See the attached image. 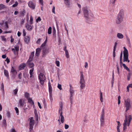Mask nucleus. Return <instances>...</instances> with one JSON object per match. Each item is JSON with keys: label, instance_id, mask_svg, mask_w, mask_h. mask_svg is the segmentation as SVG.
Returning a JSON list of instances; mask_svg holds the SVG:
<instances>
[{"label": "nucleus", "instance_id": "f257e3e1", "mask_svg": "<svg viewBox=\"0 0 132 132\" xmlns=\"http://www.w3.org/2000/svg\"><path fill=\"white\" fill-rule=\"evenodd\" d=\"M123 18V12L122 10H120L116 20V22L119 24L122 22Z\"/></svg>", "mask_w": 132, "mask_h": 132}, {"label": "nucleus", "instance_id": "f03ea898", "mask_svg": "<svg viewBox=\"0 0 132 132\" xmlns=\"http://www.w3.org/2000/svg\"><path fill=\"white\" fill-rule=\"evenodd\" d=\"M80 83L81 84L80 87L81 89H83L85 86V81L84 78V75L83 72L82 71H80Z\"/></svg>", "mask_w": 132, "mask_h": 132}, {"label": "nucleus", "instance_id": "7ed1b4c3", "mask_svg": "<svg viewBox=\"0 0 132 132\" xmlns=\"http://www.w3.org/2000/svg\"><path fill=\"white\" fill-rule=\"evenodd\" d=\"M125 106L126 108L125 111L127 112L131 108L130 100L129 98L125 100Z\"/></svg>", "mask_w": 132, "mask_h": 132}, {"label": "nucleus", "instance_id": "20e7f679", "mask_svg": "<svg viewBox=\"0 0 132 132\" xmlns=\"http://www.w3.org/2000/svg\"><path fill=\"white\" fill-rule=\"evenodd\" d=\"M105 113L104 109H103L101 112V114L100 116V121L101 122V126H103L105 123L104 121V116Z\"/></svg>", "mask_w": 132, "mask_h": 132}, {"label": "nucleus", "instance_id": "39448f33", "mask_svg": "<svg viewBox=\"0 0 132 132\" xmlns=\"http://www.w3.org/2000/svg\"><path fill=\"white\" fill-rule=\"evenodd\" d=\"M30 122L29 123V130L30 132L31 131L33 128L34 126L35 123V121L33 119V117H30L29 119Z\"/></svg>", "mask_w": 132, "mask_h": 132}, {"label": "nucleus", "instance_id": "423d86ee", "mask_svg": "<svg viewBox=\"0 0 132 132\" xmlns=\"http://www.w3.org/2000/svg\"><path fill=\"white\" fill-rule=\"evenodd\" d=\"M38 79L41 85H43L44 83V80L46 79V77L43 73H40L39 74Z\"/></svg>", "mask_w": 132, "mask_h": 132}, {"label": "nucleus", "instance_id": "0eeeda50", "mask_svg": "<svg viewBox=\"0 0 132 132\" xmlns=\"http://www.w3.org/2000/svg\"><path fill=\"white\" fill-rule=\"evenodd\" d=\"M117 0H111L110 1L109 9L110 11L113 10L115 8V3Z\"/></svg>", "mask_w": 132, "mask_h": 132}, {"label": "nucleus", "instance_id": "6e6552de", "mask_svg": "<svg viewBox=\"0 0 132 132\" xmlns=\"http://www.w3.org/2000/svg\"><path fill=\"white\" fill-rule=\"evenodd\" d=\"M29 6L32 10H34L35 8L36 3L34 0L30 1L28 3Z\"/></svg>", "mask_w": 132, "mask_h": 132}, {"label": "nucleus", "instance_id": "1a4fd4ad", "mask_svg": "<svg viewBox=\"0 0 132 132\" xmlns=\"http://www.w3.org/2000/svg\"><path fill=\"white\" fill-rule=\"evenodd\" d=\"M82 10L85 19L87 20H89L88 12L87 7H85L83 8Z\"/></svg>", "mask_w": 132, "mask_h": 132}, {"label": "nucleus", "instance_id": "9d476101", "mask_svg": "<svg viewBox=\"0 0 132 132\" xmlns=\"http://www.w3.org/2000/svg\"><path fill=\"white\" fill-rule=\"evenodd\" d=\"M19 47L18 46H14V48L11 49L12 51L13 52L14 55L17 56L19 53Z\"/></svg>", "mask_w": 132, "mask_h": 132}, {"label": "nucleus", "instance_id": "9b49d317", "mask_svg": "<svg viewBox=\"0 0 132 132\" xmlns=\"http://www.w3.org/2000/svg\"><path fill=\"white\" fill-rule=\"evenodd\" d=\"M48 90L50 99L52 97V88L51 82L49 80L48 82Z\"/></svg>", "mask_w": 132, "mask_h": 132}, {"label": "nucleus", "instance_id": "f8f14e48", "mask_svg": "<svg viewBox=\"0 0 132 132\" xmlns=\"http://www.w3.org/2000/svg\"><path fill=\"white\" fill-rule=\"evenodd\" d=\"M49 52V48H44L42 51L43 56V57L45 56V55Z\"/></svg>", "mask_w": 132, "mask_h": 132}, {"label": "nucleus", "instance_id": "ddd939ff", "mask_svg": "<svg viewBox=\"0 0 132 132\" xmlns=\"http://www.w3.org/2000/svg\"><path fill=\"white\" fill-rule=\"evenodd\" d=\"M32 61L28 60L27 62V64L29 68H34V67L35 66L34 64L31 62Z\"/></svg>", "mask_w": 132, "mask_h": 132}, {"label": "nucleus", "instance_id": "4468645a", "mask_svg": "<svg viewBox=\"0 0 132 132\" xmlns=\"http://www.w3.org/2000/svg\"><path fill=\"white\" fill-rule=\"evenodd\" d=\"M25 99L23 98H20L19 101V103L20 107H23L25 103Z\"/></svg>", "mask_w": 132, "mask_h": 132}, {"label": "nucleus", "instance_id": "2eb2a0df", "mask_svg": "<svg viewBox=\"0 0 132 132\" xmlns=\"http://www.w3.org/2000/svg\"><path fill=\"white\" fill-rule=\"evenodd\" d=\"M41 48H38L36 50V52L35 53V55L36 56H38L41 52Z\"/></svg>", "mask_w": 132, "mask_h": 132}, {"label": "nucleus", "instance_id": "dca6fc26", "mask_svg": "<svg viewBox=\"0 0 132 132\" xmlns=\"http://www.w3.org/2000/svg\"><path fill=\"white\" fill-rule=\"evenodd\" d=\"M127 117L126 116L125 117V119L124 121V123L123 124V130H125V128H126V126L127 125Z\"/></svg>", "mask_w": 132, "mask_h": 132}, {"label": "nucleus", "instance_id": "f3484780", "mask_svg": "<svg viewBox=\"0 0 132 132\" xmlns=\"http://www.w3.org/2000/svg\"><path fill=\"white\" fill-rule=\"evenodd\" d=\"M26 67L25 63H23L20 64L19 67V70H21L23 69Z\"/></svg>", "mask_w": 132, "mask_h": 132}, {"label": "nucleus", "instance_id": "a211bd4d", "mask_svg": "<svg viewBox=\"0 0 132 132\" xmlns=\"http://www.w3.org/2000/svg\"><path fill=\"white\" fill-rule=\"evenodd\" d=\"M30 38L29 36H26L24 37V40L25 43L28 44L30 42Z\"/></svg>", "mask_w": 132, "mask_h": 132}, {"label": "nucleus", "instance_id": "6ab92c4d", "mask_svg": "<svg viewBox=\"0 0 132 132\" xmlns=\"http://www.w3.org/2000/svg\"><path fill=\"white\" fill-rule=\"evenodd\" d=\"M3 24V25L2 26V27H3V29H7L8 28L9 26L8 25V22L6 21L5 22V24Z\"/></svg>", "mask_w": 132, "mask_h": 132}, {"label": "nucleus", "instance_id": "aec40b11", "mask_svg": "<svg viewBox=\"0 0 132 132\" xmlns=\"http://www.w3.org/2000/svg\"><path fill=\"white\" fill-rule=\"evenodd\" d=\"M26 27L28 30L30 31L32 29V27L31 26L29 25V23H27L26 24Z\"/></svg>", "mask_w": 132, "mask_h": 132}, {"label": "nucleus", "instance_id": "412c9836", "mask_svg": "<svg viewBox=\"0 0 132 132\" xmlns=\"http://www.w3.org/2000/svg\"><path fill=\"white\" fill-rule=\"evenodd\" d=\"M4 73L5 76L8 79H10L8 71L6 69H4Z\"/></svg>", "mask_w": 132, "mask_h": 132}, {"label": "nucleus", "instance_id": "4be33fe9", "mask_svg": "<svg viewBox=\"0 0 132 132\" xmlns=\"http://www.w3.org/2000/svg\"><path fill=\"white\" fill-rule=\"evenodd\" d=\"M117 37L119 39H122L124 37V36L121 33H118L117 34Z\"/></svg>", "mask_w": 132, "mask_h": 132}, {"label": "nucleus", "instance_id": "5701e85b", "mask_svg": "<svg viewBox=\"0 0 132 132\" xmlns=\"http://www.w3.org/2000/svg\"><path fill=\"white\" fill-rule=\"evenodd\" d=\"M34 51H33L31 52V53L30 55L29 59L28 60H30V61H32L33 60V57L34 56Z\"/></svg>", "mask_w": 132, "mask_h": 132}, {"label": "nucleus", "instance_id": "b1692460", "mask_svg": "<svg viewBox=\"0 0 132 132\" xmlns=\"http://www.w3.org/2000/svg\"><path fill=\"white\" fill-rule=\"evenodd\" d=\"M11 72L14 75H16L17 73L15 69L13 67H11Z\"/></svg>", "mask_w": 132, "mask_h": 132}, {"label": "nucleus", "instance_id": "393cba45", "mask_svg": "<svg viewBox=\"0 0 132 132\" xmlns=\"http://www.w3.org/2000/svg\"><path fill=\"white\" fill-rule=\"evenodd\" d=\"M28 101V102L31 105H32L34 106V102L32 100V99L31 98H28L27 99Z\"/></svg>", "mask_w": 132, "mask_h": 132}, {"label": "nucleus", "instance_id": "a878e982", "mask_svg": "<svg viewBox=\"0 0 132 132\" xmlns=\"http://www.w3.org/2000/svg\"><path fill=\"white\" fill-rule=\"evenodd\" d=\"M123 48L124 49V50L123 51V56H128V50L125 47H123Z\"/></svg>", "mask_w": 132, "mask_h": 132}, {"label": "nucleus", "instance_id": "bb28decb", "mask_svg": "<svg viewBox=\"0 0 132 132\" xmlns=\"http://www.w3.org/2000/svg\"><path fill=\"white\" fill-rule=\"evenodd\" d=\"M64 2L65 5L68 7H69L70 5V0H64Z\"/></svg>", "mask_w": 132, "mask_h": 132}, {"label": "nucleus", "instance_id": "cd10ccee", "mask_svg": "<svg viewBox=\"0 0 132 132\" xmlns=\"http://www.w3.org/2000/svg\"><path fill=\"white\" fill-rule=\"evenodd\" d=\"M34 70V68H31V69L30 70L29 74L30 75V78H32L33 76V72Z\"/></svg>", "mask_w": 132, "mask_h": 132}, {"label": "nucleus", "instance_id": "c85d7f7f", "mask_svg": "<svg viewBox=\"0 0 132 132\" xmlns=\"http://www.w3.org/2000/svg\"><path fill=\"white\" fill-rule=\"evenodd\" d=\"M60 113V116L61 117V121L62 123H63L64 121V117L62 115V112H61Z\"/></svg>", "mask_w": 132, "mask_h": 132}, {"label": "nucleus", "instance_id": "c756f323", "mask_svg": "<svg viewBox=\"0 0 132 132\" xmlns=\"http://www.w3.org/2000/svg\"><path fill=\"white\" fill-rule=\"evenodd\" d=\"M123 61H127L128 62H130V61L128 60V56H123Z\"/></svg>", "mask_w": 132, "mask_h": 132}, {"label": "nucleus", "instance_id": "7c9ffc66", "mask_svg": "<svg viewBox=\"0 0 132 132\" xmlns=\"http://www.w3.org/2000/svg\"><path fill=\"white\" fill-rule=\"evenodd\" d=\"M122 52L120 54V64L121 66V65L122 64H123L122 63Z\"/></svg>", "mask_w": 132, "mask_h": 132}, {"label": "nucleus", "instance_id": "2f4dec72", "mask_svg": "<svg viewBox=\"0 0 132 132\" xmlns=\"http://www.w3.org/2000/svg\"><path fill=\"white\" fill-rule=\"evenodd\" d=\"M60 108L59 109V113L61 112H62L63 104L62 102H61V103L60 104Z\"/></svg>", "mask_w": 132, "mask_h": 132}, {"label": "nucleus", "instance_id": "473e14b6", "mask_svg": "<svg viewBox=\"0 0 132 132\" xmlns=\"http://www.w3.org/2000/svg\"><path fill=\"white\" fill-rule=\"evenodd\" d=\"M7 126L6 120L5 119H4L2 122V126L6 127Z\"/></svg>", "mask_w": 132, "mask_h": 132}, {"label": "nucleus", "instance_id": "72a5a7b5", "mask_svg": "<svg viewBox=\"0 0 132 132\" xmlns=\"http://www.w3.org/2000/svg\"><path fill=\"white\" fill-rule=\"evenodd\" d=\"M70 88L69 90V91L70 94H73L74 93V90L72 89V87L71 85H70Z\"/></svg>", "mask_w": 132, "mask_h": 132}, {"label": "nucleus", "instance_id": "f704fd0d", "mask_svg": "<svg viewBox=\"0 0 132 132\" xmlns=\"http://www.w3.org/2000/svg\"><path fill=\"white\" fill-rule=\"evenodd\" d=\"M34 113L35 118H36V120H37L38 119V117L37 111L36 109H35L34 110Z\"/></svg>", "mask_w": 132, "mask_h": 132}, {"label": "nucleus", "instance_id": "c9c22d12", "mask_svg": "<svg viewBox=\"0 0 132 132\" xmlns=\"http://www.w3.org/2000/svg\"><path fill=\"white\" fill-rule=\"evenodd\" d=\"M124 68L125 69L128 71L129 72L130 70L126 66V65L124 63L122 64Z\"/></svg>", "mask_w": 132, "mask_h": 132}, {"label": "nucleus", "instance_id": "e433bc0d", "mask_svg": "<svg viewBox=\"0 0 132 132\" xmlns=\"http://www.w3.org/2000/svg\"><path fill=\"white\" fill-rule=\"evenodd\" d=\"M24 97L27 99V100L29 98H30L29 97V93L26 92L24 94Z\"/></svg>", "mask_w": 132, "mask_h": 132}, {"label": "nucleus", "instance_id": "4c0bfd02", "mask_svg": "<svg viewBox=\"0 0 132 132\" xmlns=\"http://www.w3.org/2000/svg\"><path fill=\"white\" fill-rule=\"evenodd\" d=\"M5 6L3 4H0V10H2L6 8Z\"/></svg>", "mask_w": 132, "mask_h": 132}, {"label": "nucleus", "instance_id": "58836bf2", "mask_svg": "<svg viewBox=\"0 0 132 132\" xmlns=\"http://www.w3.org/2000/svg\"><path fill=\"white\" fill-rule=\"evenodd\" d=\"M18 88H16V89H15L13 91V94L14 95H16L17 94L18 90Z\"/></svg>", "mask_w": 132, "mask_h": 132}, {"label": "nucleus", "instance_id": "ea45409f", "mask_svg": "<svg viewBox=\"0 0 132 132\" xmlns=\"http://www.w3.org/2000/svg\"><path fill=\"white\" fill-rule=\"evenodd\" d=\"M65 52V56L67 58H68L69 57V55L68 50H66Z\"/></svg>", "mask_w": 132, "mask_h": 132}, {"label": "nucleus", "instance_id": "a19ab883", "mask_svg": "<svg viewBox=\"0 0 132 132\" xmlns=\"http://www.w3.org/2000/svg\"><path fill=\"white\" fill-rule=\"evenodd\" d=\"M52 29L51 27L49 28L48 30V34H50L51 33Z\"/></svg>", "mask_w": 132, "mask_h": 132}, {"label": "nucleus", "instance_id": "79ce46f5", "mask_svg": "<svg viewBox=\"0 0 132 132\" xmlns=\"http://www.w3.org/2000/svg\"><path fill=\"white\" fill-rule=\"evenodd\" d=\"M14 109L16 111L17 115H18L19 113V111L18 108L16 107H15L14 108Z\"/></svg>", "mask_w": 132, "mask_h": 132}, {"label": "nucleus", "instance_id": "37998d69", "mask_svg": "<svg viewBox=\"0 0 132 132\" xmlns=\"http://www.w3.org/2000/svg\"><path fill=\"white\" fill-rule=\"evenodd\" d=\"M128 122H129L128 124V126H129V124H130V121L131 120V119H132L131 118V116H128Z\"/></svg>", "mask_w": 132, "mask_h": 132}, {"label": "nucleus", "instance_id": "c03bdc74", "mask_svg": "<svg viewBox=\"0 0 132 132\" xmlns=\"http://www.w3.org/2000/svg\"><path fill=\"white\" fill-rule=\"evenodd\" d=\"M33 18L31 16L30 17V24H31L33 23Z\"/></svg>", "mask_w": 132, "mask_h": 132}, {"label": "nucleus", "instance_id": "a18cd8bd", "mask_svg": "<svg viewBox=\"0 0 132 132\" xmlns=\"http://www.w3.org/2000/svg\"><path fill=\"white\" fill-rule=\"evenodd\" d=\"M42 40V39L39 38L37 41L36 42V43L37 44H40L41 40Z\"/></svg>", "mask_w": 132, "mask_h": 132}, {"label": "nucleus", "instance_id": "49530a36", "mask_svg": "<svg viewBox=\"0 0 132 132\" xmlns=\"http://www.w3.org/2000/svg\"><path fill=\"white\" fill-rule=\"evenodd\" d=\"M18 5V3L17 1H16L15 2V4L12 5L13 7H15L17 6Z\"/></svg>", "mask_w": 132, "mask_h": 132}, {"label": "nucleus", "instance_id": "de8ad7c7", "mask_svg": "<svg viewBox=\"0 0 132 132\" xmlns=\"http://www.w3.org/2000/svg\"><path fill=\"white\" fill-rule=\"evenodd\" d=\"M55 63L57 67H59L60 66V62L59 61H56L55 62Z\"/></svg>", "mask_w": 132, "mask_h": 132}, {"label": "nucleus", "instance_id": "09e8293b", "mask_svg": "<svg viewBox=\"0 0 132 132\" xmlns=\"http://www.w3.org/2000/svg\"><path fill=\"white\" fill-rule=\"evenodd\" d=\"M62 86L61 84H58L57 87L60 90H61L62 89Z\"/></svg>", "mask_w": 132, "mask_h": 132}, {"label": "nucleus", "instance_id": "8fccbe9b", "mask_svg": "<svg viewBox=\"0 0 132 132\" xmlns=\"http://www.w3.org/2000/svg\"><path fill=\"white\" fill-rule=\"evenodd\" d=\"M41 20V19L40 16L38 17V18L36 20V22H38L39 21H40Z\"/></svg>", "mask_w": 132, "mask_h": 132}, {"label": "nucleus", "instance_id": "3c124183", "mask_svg": "<svg viewBox=\"0 0 132 132\" xmlns=\"http://www.w3.org/2000/svg\"><path fill=\"white\" fill-rule=\"evenodd\" d=\"M39 2L40 4L42 5H43V0H39Z\"/></svg>", "mask_w": 132, "mask_h": 132}, {"label": "nucleus", "instance_id": "603ef678", "mask_svg": "<svg viewBox=\"0 0 132 132\" xmlns=\"http://www.w3.org/2000/svg\"><path fill=\"white\" fill-rule=\"evenodd\" d=\"M121 98V97L120 96H119L118 97V104H120V99Z\"/></svg>", "mask_w": 132, "mask_h": 132}, {"label": "nucleus", "instance_id": "864d4df0", "mask_svg": "<svg viewBox=\"0 0 132 132\" xmlns=\"http://www.w3.org/2000/svg\"><path fill=\"white\" fill-rule=\"evenodd\" d=\"M46 45V44L44 43H43L40 46V48H44V47Z\"/></svg>", "mask_w": 132, "mask_h": 132}, {"label": "nucleus", "instance_id": "5fc2aeb1", "mask_svg": "<svg viewBox=\"0 0 132 132\" xmlns=\"http://www.w3.org/2000/svg\"><path fill=\"white\" fill-rule=\"evenodd\" d=\"M55 7L54 6H53V8L52 10V12L54 14H55Z\"/></svg>", "mask_w": 132, "mask_h": 132}, {"label": "nucleus", "instance_id": "6e6d98bb", "mask_svg": "<svg viewBox=\"0 0 132 132\" xmlns=\"http://www.w3.org/2000/svg\"><path fill=\"white\" fill-rule=\"evenodd\" d=\"M22 74L21 73H20L18 75V77L19 79H21V78H22Z\"/></svg>", "mask_w": 132, "mask_h": 132}, {"label": "nucleus", "instance_id": "4d7b16f0", "mask_svg": "<svg viewBox=\"0 0 132 132\" xmlns=\"http://www.w3.org/2000/svg\"><path fill=\"white\" fill-rule=\"evenodd\" d=\"M25 19H22L20 22V24H23L24 22Z\"/></svg>", "mask_w": 132, "mask_h": 132}, {"label": "nucleus", "instance_id": "13d9d810", "mask_svg": "<svg viewBox=\"0 0 132 132\" xmlns=\"http://www.w3.org/2000/svg\"><path fill=\"white\" fill-rule=\"evenodd\" d=\"M23 33L24 36H26V32L24 29L23 30Z\"/></svg>", "mask_w": 132, "mask_h": 132}, {"label": "nucleus", "instance_id": "bf43d9fd", "mask_svg": "<svg viewBox=\"0 0 132 132\" xmlns=\"http://www.w3.org/2000/svg\"><path fill=\"white\" fill-rule=\"evenodd\" d=\"M11 38V43L13 42L14 41V39L13 38V37L12 36H11L10 37Z\"/></svg>", "mask_w": 132, "mask_h": 132}, {"label": "nucleus", "instance_id": "052dcab7", "mask_svg": "<svg viewBox=\"0 0 132 132\" xmlns=\"http://www.w3.org/2000/svg\"><path fill=\"white\" fill-rule=\"evenodd\" d=\"M38 105L39 107V108L40 109H41L42 108V107L40 103L39 102H38Z\"/></svg>", "mask_w": 132, "mask_h": 132}, {"label": "nucleus", "instance_id": "680f3d73", "mask_svg": "<svg viewBox=\"0 0 132 132\" xmlns=\"http://www.w3.org/2000/svg\"><path fill=\"white\" fill-rule=\"evenodd\" d=\"M116 50H113V55L114 57H115L116 56V53L115 51Z\"/></svg>", "mask_w": 132, "mask_h": 132}, {"label": "nucleus", "instance_id": "e2e57ef3", "mask_svg": "<svg viewBox=\"0 0 132 132\" xmlns=\"http://www.w3.org/2000/svg\"><path fill=\"white\" fill-rule=\"evenodd\" d=\"M2 39L3 40L5 41L6 40V39L5 37L4 36H2L1 37Z\"/></svg>", "mask_w": 132, "mask_h": 132}, {"label": "nucleus", "instance_id": "0e129e2a", "mask_svg": "<svg viewBox=\"0 0 132 132\" xmlns=\"http://www.w3.org/2000/svg\"><path fill=\"white\" fill-rule=\"evenodd\" d=\"M64 127L65 129H67L69 128V126L68 125L65 124L64 126Z\"/></svg>", "mask_w": 132, "mask_h": 132}, {"label": "nucleus", "instance_id": "69168bd1", "mask_svg": "<svg viewBox=\"0 0 132 132\" xmlns=\"http://www.w3.org/2000/svg\"><path fill=\"white\" fill-rule=\"evenodd\" d=\"M85 68H86L88 67V64L87 62H85V65L84 66Z\"/></svg>", "mask_w": 132, "mask_h": 132}, {"label": "nucleus", "instance_id": "338daca9", "mask_svg": "<svg viewBox=\"0 0 132 132\" xmlns=\"http://www.w3.org/2000/svg\"><path fill=\"white\" fill-rule=\"evenodd\" d=\"M11 132H16L14 128H12L10 130Z\"/></svg>", "mask_w": 132, "mask_h": 132}, {"label": "nucleus", "instance_id": "774afa93", "mask_svg": "<svg viewBox=\"0 0 132 132\" xmlns=\"http://www.w3.org/2000/svg\"><path fill=\"white\" fill-rule=\"evenodd\" d=\"M127 77L128 80H130V73H129L128 74V75L127 76Z\"/></svg>", "mask_w": 132, "mask_h": 132}]
</instances>
